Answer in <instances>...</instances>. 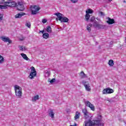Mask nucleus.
<instances>
[{
  "label": "nucleus",
  "mask_w": 126,
  "mask_h": 126,
  "mask_svg": "<svg viewBox=\"0 0 126 126\" xmlns=\"http://www.w3.org/2000/svg\"><path fill=\"white\" fill-rule=\"evenodd\" d=\"M95 20V17H92L90 19V21L91 22H94V21Z\"/></svg>",
  "instance_id": "nucleus-32"
},
{
  "label": "nucleus",
  "mask_w": 126,
  "mask_h": 126,
  "mask_svg": "<svg viewBox=\"0 0 126 126\" xmlns=\"http://www.w3.org/2000/svg\"><path fill=\"white\" fill-rule=\"evenodd\" d=\"M107 21L106 22L108 24H114L115 23V20L113 19H111L110 17L106 18Z\"/></svg>",
  "instance_id": "nucleus-13"
},
{
  "label": "nucleus",
  "mask_w": 126,
  "mask_h": 126,
  "mask_svg": "<svg viewBox=\"0 0 126 126\" xmlns=\"http://www.w3.org/2000/svg\"><path fill=\"white\" fill-rule=\"evenodd\" d=\"M45 77H49V76H50V75H51V73H50V71H48V70H46L45 72Z\"/></svg>",
  "instance_id": "nucleus-24"
},
{
  "label": "nucleus",
  "mask_w": 126,
  "mask_h": 126,
  "mask_svg": "<svg viewBox=\"0 0 126 126\" xmlns=\"http://www.w3.org/2000/svg\"><path fill=\"white\" fill-rule=\"evenodd\" d=\"M71 2L73 3H75L76 2H77L78 1V0H70Z\"/></svg>",
  "instance_id": "nucleus-34"
},
{
  "label": "nucleus",
  "mask_w": 126,
  "mask_h": 126,
  "mask_svg": "<svg viewBox=\"0 0 126 126\" xmlns=\"http://www.w3.org/2000/svg\"><path fill=\"white\" fill-rule=\"evenodd\" d=\"M23 40H24V39H20L21 41H23Z\"/></svg>",
  "instance_id": "nucleus-43"
},
{
  "label": "nucleus",
  "mask_w": 126,
  "mask_h": 126,
  "mask_svg": "<svg viewBox=\"0 0 126 126\" xmlns=\"http://www.w3.org/2000/svg\"><path fill=\"white\" fill-rule=\"evenodd\" d=\"M54 14L57 16L56 20H59L61 23L68 22V18H66V17H64V16L61 13H55Z\"/></svg>",
  "instance_id": "nucleus-1"
},
{
  "label": "nucleus",
  "mask_w": 126,
  "mask_h": 126,
  "mask_svg": "<svg viewBox=\"0 0 126 126\" xmlns=\"http://www.w3.org/2000/svg\"><path fill=\"white\" fill-rule=\"evenodd\" d=\"M19 48L20 51H23V46H19Z\"/></svg>",
  "instance_id": "nucleus-35"
},
{
  "label": "nucleus",
  "mask_w": 126,
  "mask_h": 126,
  "mask_svg": "<svg viewBox=\"0 0 126 126\" xmlns=\"http://www.w3.org/2000/svg\"><path fill=\"white\" fill-rule=\"evenodd\" d=\"M4 5L11 7V2H5Z\"/></svg>",
  "instance_id": "nucleus-28"
},
{
  "label": "nucleus",
  "mask_w": 126,
  "mask_h": 126,
  "mask_svg": "<svg viewBox=\"0 0 126 126\" xmlns=\"http://www.w3.org/2000/svg\"><path fill=\"white\" fill-rule=\"evenodd\" d=\"M46 31L48 32V33H52V28L50 26L47 27Z\"/></svg>",
  "instance_id": "nucleus-20"
},
{
  "label": "nucleus",
  "mask_w": 126,
  "mask_h": 126,
  "mask_svg": "<svg viewBox=\"0 0 126 126\" xmlns=\"http://www.w3.org/2000/svg\"><path fill=\"white\" fill-rule=\"evenodd\" d=\"M89 18H90V15H89V14H86V13L85 19L86 21H89Z\"/></svg>",
  "instance_id": "nucleus-25"
},
{
  "label": "nucleus",
  "mask_w": 126,
  "mask_h": 126,
  "mask_svg": "<svg viewBox=\"0 0 126 126\" xmlns=\"http://www.w3.org/2000/svg\"><path fill=\"white\" fill-rule=\"evenodd\" d=\"M99 14H100L101 16H104V15H105V14H104V13H103V12H99Z\"/></svg>",
  "instance_id": "nucleus-38"
},
{
  "label": "nucleus",
  "mask_w": 126,
  "mask_h": 126,
  "mask_svg": "<svg viewBox=\"0 0 126 126\" xmlns=\"http://www.w3.org/2000/svg\"><path fill=\"white\" fill-rule=\"evenodd\" d=\"M2 2H3V0H2V1L1 2H0V3H2Z\"/></svg>",
  "instance_id": "nucleus-46"
},
{
  "label": "nucleus",
  "mask_w": 126,
  "mask_h": 126,
  "mask_svg": "<svg viewBox=\"0 0 126 126\" xmlns=\"http://www.w3.org/2000/svg\"><path fill=\"white\" fill-rule=\"evenodd\" d=\"M79 117H80V113L79 112H76L74 117V120L75 121H76V120H78V119H79Z\"/></svg>",
  "instance_id": "nucleus-18"
},
{
  "label": "nucleus",
  "mask_w": 126,
  "mask_h": 126,
  "mask_svg": "<svg viewBox=\"0 0 126 126\" xmlns=\"http://www.w3.org/2000/svg\"><path fill=\"white\" fill-rule=\"evenodd\" d=\"M3 18V14H0V21H1V20Z\"/></svg>",
  "instance_id": "nucleus-33"
},
{
  "label": "nucleus",
  "mask_w": 126,
  "mask_h": 126,
  "mask_svg": "<svg viewBox=\"0 0 126 126\" xmlns=\"http://www.w3.org/2000/svg\"><path fill=\"white\" fill-rule=\"evenodd\" d=\"M82 112L85 116L88 117V116H89V112L87 111V109H86V108L83 109L82 110Z\"/></svg>",
  "instance_id": "nucleus-17"
},
{
  "label": "nucleus",
  "mask_w": 126,
  "mask_h": 126,
  "mask_svg": "<svg viewBox=\"0 0 126 126\" xmlns=\"http://www.w3.org/2000/svg\"><path fill=\"white\" fill-rule=\"evenodd\" d=\"M96 20H97L98 21H101V20H100L99 18H96Z\"/></svg>",
  "instance_id": "nucleus-40"
},
{
  "label": "nucleus",
  "mask_w": 126,
  "mask_h": 126,
  "mask_svg": "<svg viewBox=\"0 0 126 126\" xmlns=\"http://www.w3.org/2000/svg\"><path fill=\"white\" fill-rule=\"evenodd\" d=\"M94 26L97 29H104V27H105V26L99 24L98 22H97V21H94Z\"/></svg>",
  "instance_id": "nucleus-11"
},
{
  "label": "nucleus",
  "mask_w": 126,
  "mask_h": 126,
  "mask_svg": "<svg viewBox=\"0 0 126 126\" xmlns=\"http://www.w3.org/2000/svg\"><path fill=\"white\" fill-rule=\"evenodd\" d=\"M48 115L49 117H51V119H54V118H55V112L53 109H50L48 111Z\"/></svg>",
  "instance_id": "nucleus-12"
},
{
  "label": "nucleus",
  "mask_w": 126,
  "mask_h": 126,
  "mask_svg": "<svg viewBox=\"0 0 126 126\" xmlns=\"http://www.w3.org/2000/svg\"><path fill=\"white\" fill-rule=\"evenodd\" d=\"M23 15H25V13H19L18 14H17L15 17V18H21V17H22V16H23Z\"/></svg>",
  "instance_id": "nucleus-16"
},
{
  "label": "nucleus",
  "mask_w": 126,
  "mask_h": 126,
  "mask_svg": "<svg viewBox=\"0 0 126 126\" xmlns=\"http://www.w3.org/2000/svg\"><path fill=\"white\" fill-rule=\"evenodd\" d=\"M85 126H99V121H92L91 119L85 120L84 122Z\"/></svg>",
  "instance_id": "nucleus-2"
},
{
  "label": "nucleus",
  "mask_w": 126,
  "mask_h": 126,
  "mask_svg": "<svg viewBox=\"0 0 126 126\" xmlns=\"http://www.w3.org/2000/svg\"><path fill=\"white\" fill-rule=\"evenodd\" d=\"M111 93H114V90L110 88L104 89L102 91L103 94H111Z\"/></svg>",
  "instance_id": "nucleus-10"
},
{
  "label": "nucleus",
  "mask_w": 126,
  "mask_h": 126,
  "mask_svg": "<svg viewBox=\"0 0 126 126\" xmlns=\"http://www.w3.org/2000/svg\"><path fill=\"white\" fill-rule=\"evenodd\" d=\"M49 33H43V34L42 35L43 38H44V39H48V38H49Z\"/></svg>",
  "instance_id": "nucleus-23"
},
{
  "label": "nucleus",
  "mask_w": 126,
  "mask_h": 126,
  "mask_svg": "<svg viewBox=\"0 0 126 126\" xmlns=\"http://www.w3.org/2000/svg\"><path fill=\"white\" fill-rule=\"evenodd\" d=\"M40 33H42V34L44 33V30L40 31Z\"/></svg>",
  "instance_id": "nucleus-41"
},
{
  "label": "nucleus",
  "mask_w": 126,
  "mask_h": 126,
  "mask_svg": "<svg viewBox=\"0 0 126 126\" xmlns=\"http://www.w3.org/2000/svg\"><path fill=\"white\" fill-rule=\"evenodd\" d=\"M80 78H82V79H83L84 78H87L88 77H87V75L84 73V72L82 71L80 73Z\"/></svg>",
  "instance_id": "nucleus-15"
},
{
  "label": "nucleus",
  "mask_w": 126,
  "mask_h": 126,
  "mask_svg": "<svg viewBox=\"0 0 126 126\" xmlns=\"http://www.w3.org/2000/svg\"><path fill=\"white\" fill-rule=\"evenodd\" d=\"M0 39L3 42H4L5 43H8V44H11L12 43V41L9 37L6 36H2L0 37Z\"/></svg>",
  "instance_id": "nucleus-7"
},
{
  "label": "nucleus",
  "mask_w": 126,
  "mask_h": 126,
  "mask_svg": "<svg viewBox=\"0 0 126 126\" xmlns=\"http://www.w3.org/2000/svg\"><path fill=\"white\" fill-rule=\"evenodd\" d=\"M31 71L29 75V78L30 79H33L34 77H36V75H37V71H36V69L35 67L32 66L31 67Z\"/></svg>",
  "instance_id": "nucleus-5"
},
{
  "label": "nucleus",
  "mask_w": 126,
  "mask_h": 126,
  "mask_svg": "<svg viewBox=\"0 0 126 126\" xmlns=\"http://www.w3.org/2000/svg\"><path fill=\"white\" fill-rule=\"evenodd\" d=\"M85 104L87 106V107H89V108H90L92 111H95V106H94V105L91 103L90 101H86L85 102Z\"/></svg>",
  "instance_id": "nucleus-9"
},
{
  "label": "nucleus",
  "mask_w": 126,
  "mask_h": 126,
  "mask_svg": "<svg viewBox=\"0 0 126 126\" xmlns=\"http://www.w3.org/2000/svg\"><path fill=\"white\" fill-rule=\"evenodd\" d=\"M123 2H126V0H124Z\"/></svg>",
  "instance_id": "nucleus-42"
},
{
  "label": "nucleus",
  "mask_w": 126,
  "mask_h": 126,
  "mask_svg": "<svg viewBox=\"0 0 126 126\" xmlns=\"http://www.w3.org/2000/svg\"><path fill=\"white\" fill-rule=\"evenodd\" d=\"M31 9L32 10V14H37L38 11L40 10V7L36 5H34L31 6Z\"/></svg>",
  "instance_id": "nucleus-6"
},
{
  "label": "nucleus",
  "mask_w": 126,
  "mask_h": 126,
  "mask_svg": "<svg viewBox=\"0 0 126 126\" xmlns=\"http://www.w3.org/2000/svg\"><path fill=\"white\" fill-rule=\"evenodd\" d=\"M108 1H109V2H111V1H112V0H108Z\"/></svg>",
  "instance_id": "nucleus-45"
},
{
  "label": "nucleus",
  "mask_w": 126,
  "mask_h": 126,
  "mask_svg": "<svg viewBox=\"0 0 126 126\" xmlns=\"http://www.w3.org/2000/svg\"><path fill=\"white\" fill-rule=\"evenodd\" d=\"M108 64L110 66H113L114 65V61L110 60L108 62Z\"/></svg>",
  "instance_id": "nucleus-26"
},
{
  "label": "nucleus",
  "mask_w": 126,
  "mask_h": 126,
  "mask_svg": "<svg viewBox=\"0 0 126 126\" xmlns=\"http://www.w3.org/2000/svg\"><path fill=\"white\" fill-rule=\"evenodd\" d=\"M56 81V79L53 78L52 80H51L50 78L48 79V82H50V83H54Z\"/></svg>",
  "instance_id": "nucleus-30"
},
{
  "label": "nucleus",
  "mask_w": 126,
  "mask_h": 126,
  "mask_svg": "<svg viewBox=\"0 0 126 126\" xmlns=\"http://www.w3.org/2000/svg\"><path fill=\"white\" fill-rule=\"evenodd\" d=\"M4 63V58H3V57L0 55V64H1L2 63Z\"/></svg>",
  "instance_id": "nucleus-22"
},
{
  "label": "nucleus",
  "mask_w": 126,
  "mask_h": 126,
  "mask_svg": "<svg viewBox=\"0 0 126 126\" xmlns=\"http://www.w3.org/2000/svg\"><path fill=\"white\" fill-rule=\"evenodd\" d=\"M14 90L16 96L18 98H20L22 96V88L18 85L14 86Z\"/></svg>",
  "instance_id": "nucleus-3"
},
{
  "label": "nucleus",
  "mask_w": 126,
  "mask_h": 126,
  "mask_svg": "<svg viewBox=\"0 0 126 126\" xmlns=\"http://www.w3.org/2000/svg\"><path fill=\"white\" fill-rule=\"evenodd\" d=\"M93 13V10L91 9H88L86 11V13L87 14H91Z\"/></svg>",
  "instance_id": "nucleus-21"
},
{
  "label": "nucleus",
  "mask_w": 126,
  "mask_h": 126,
  "mask_svg": "<svg viewBox=\"0 0 126 126\" xmlns=\"http://www.w3.org/2000/svg\"><path fill=\"white\" fill-rule=\"evenodd\" d=\"M92 26V24H89L87 27V30L89 32H90L91 31V27Z\"/></svg>",
  "instance_id": "nucleus-27"
},
{
  "label": "nucleus",
  "mask_w": 126,
  "mask_h": 126,
  "mask_svg": "<svg viewBox=\"0 0 126 126\" xmlns=\"http://www.w3.org/2000/svg\"><path fill=\"white\" fill-rule=\"evenodd\" d=\"M21 56L25 61H28L29 62H30V59H29L28 57H27V55H26V54L24 53H21Z\"/></svg>",
  "instance_id": "nucleus-14"
},
{
  "label": "nucleus",
  "mask_w": 126,
  "mask_h": 126,
  "mask_svg": "<svg viewBox=\"0 0 126 126\" xmlns=\"http://www.w3.org/2000/svg\"><path fill=\"white\" fill-rule=\"evenodd\" d=\"M23 51H27V48L25 46L23 47Z\"/></svg>",
  "instance_id": "nucleus-39"
},
{
  "label": "nucleus",
  "mask_w": 126,
  "mask_h": 126,
  "mask_svg": "<svg viewBox=\"0 0 126 126\" xmlns=\"http://www.w3.org/2000/svg\"><path fill=\"white\" fill-rule=\"evenodd\" d=\"M37 100H39V95H36L32 97V102H35Z\"/></svg>",
  "instance_id": "nucleus-19"
},
{
  "label": "nucleus",
  "mask_w": 126,
  "mask_h": 126,
  "mask_svg": "<svg viewBox=\"0 0 126 126\" xmlns=\"http://www.w3.org/2000/svg\"><path fill=\"white\" fill-rule=\"evenodd\" d=\"M16 5H17L16 2H15V1L11 2V7H15Z\"/></svg>",
  "instance_id": "nucleus-31"
},
{
  "label": "nucleus",
  "mask_w": 126,
  "mask_h": 126,
  "mask_svg": "<svg viewBox=\"0 0 126 126\" xmlns=\"http://www.w3.org/2000/svg\"><path fill=\"white\" fill-rule=\"evenodd\" d=\"M42 22V23L45 24V23H47V20L45 19H43Z\"/></svg>",
  "instance_id": "nucleus-37"
},
{
  "label": "nucleus",
  "mask_w": 126,
  "mask_h": 126,
  "mask_svg": "<svg viewBox=\"0 0 126 126\" xmlns=\"http://www.w3.org/2000/svg\"><path fill=\"white\" fill-rule=\"evenodd\" d=\"M5 7H4V6L0 5V8L1 9H4Z\"/></svg>",
  "instance_id": "nucleus-36"
},
{
  "label": "nucleus",
  "mask_w": 126,
  "mask_h": 126,
  "mask_svg": "<svg viewBox=\"0 0 126 126\" xmlns=\"http://www.w3.org/2000/svg\"><path fill=\"white\" fill-rule=\"evenodd\" d=\"M107 101H108V102H111V101L110 100V99L107 100Z\"/></svg>",
  "instance_id": "nucleus-44"
},
{
  "label": "nucleus",
  "mask_w": 126,
  "mask_h": 126,
  "mask_svg": "<svg viewBox=\"0 0 126 126\" xmlns=\"http://www.w3.org/2000/svg\"><path fill=\"white\" fill-rule=\"evenodd\" d=\"M70 126H72V125H71Z\"/></svg>",
  "instance_id": "nucleus-47"
},
{
  "label": "nucleus",
  "mask_w": 126,
  "mask_h": 126,
  "mask_svg": "<svg viewBox=\"0 0 126 126\" xmlns=\"http://www.w3.org/2000/svg\"><path fill=\"white\" fill-rule=\"evenodd\" d=\"M17 9L20 11H23V10L25 9V8L24 7V1L20 0L18 2V4L17 5Z\"/></svg>",
  "instance_id": "nucleus-4"
},
{
  "label": "nucleus",
  "mask_w": 126,
  "mask_h": 126,
  "mask_svg": "<svg viewBox=\"0 0 126 126\" xmlns=\"http://www.w3.org/2000/svg\"><path fill=\"white\" fill-rule=\"evenodd\" d=\"M26 26H27V27H28V28H30L31 27V23H30V22H26Z\"/></svg>",
  "instance_id": "nucleus-29"
},
{
  "label": "nucleus",
  "mask_w": 126,
  "mask_h": 126,
  "mask_svg": "<svg viewBox=\"0 0 126 126\" xmlns=\"http://www.w3.org/2000/svg\"><path fill=\"white\" fill-rule=\"evenodd\" d=\"M82 84H83L86 91H91V87H90V86L89 85V83H88V82L83 81Z\"/></svg>",
  "instance_id": "nucleus-8"
}]
</instances>
